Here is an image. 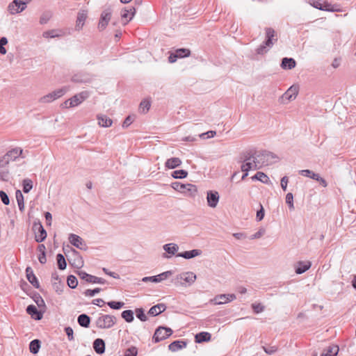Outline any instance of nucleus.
Masks as SVG:
<instances>
[{
  "label": "nucleus",
  "mask_w": 356,
  "mask_h": 356,
  "mask_svg": "<svg viewBox=\"0 0 356 356\" xmlns=\"http://www.w3.org/2000/svg\"><path fill=\"white\" fill-rule=\"evenodd\" d=\"M266 41L261 44L256 50L258 54H264L268 51V48H270L277 42V37L276 32L272 28H266Z\"/></svg>",
  "instance_id": "f257e3e1"
},
{
  "label": "nucleus",
  "mask_w": 356,
  "mask_h": 356,
  "mask_svg": "<svg viewBox=\"0 0 356 356\" xmlns=\"http://www.w3.org/2000/svg\"><path fill=\"white\" fill-rule=\"evenodd\" d=\"M196 275L191 272L187 271L181 273L175 278V284L187 286L192 285L196 280Z\"/></svg>",
  "instance_id": "f03ea898"
},
{
  "label": "nucleus",
  "mask_w": 356,
  "mask_h": 356,
  "mask_svg": "<svg viewBox=\"0 0 356 356\" xmlns=\"http://www.w3.org/2000/svg\"><path fill=\"white\" fill-rule=\"evenodd\" d=\"M88 97L89 92L88 91H83L64 102L61 106L65 108L75 107L81 104Z\"/></svg>",
  "instance_id": "7ed1b4c3"
},
{
  "label": "nucleus",
  "mask_w": 356,
  "mask_h": 356,
  "mask_svg": "<svg viewBox=\"0 0 356 356\" xmlns=\"http://www.w3.org/2000/svg\"><path fill=\"white\" fill-rule=\"evenodd\" d=\"M24 158L23 156V149L21 147H15L8 150L3 156L0 158V161L3 164L8 165L11 161H16L18 158Z\"/></svg>",
  "instance_id": "20e7f679"
},
{
  "label": "nucleus",
  "mask_w": 356,
  "mask_h": 356,
  "mask_svg": "<svg viewBox=\"0 0 356 356\" xmlns=\"http://www.w3.org/2000/svg\"><path fill=\"white\" fill-rule=\"evenodd\" d=\"M309 4L315 8L321 10L329 11V12H340V9L338 5H332L329 2L323 0H309Z\"/></svg>",
  "instance_id": "39448f33"
},
{
  "label": "nucleus",
  "mask_w": 356,
  "mask_h": 356,
  "mask_svg": "<svg viewBox=\"0 0 356 356\" xmlns=\"http://www.w3.org/2000/svg\"><path fill=\"white\" fill-rule=\"evenodd\" d=\"M117 321L115 316L108 314L100 315L96 320V326L100 329H109L112 327Z\"/></svg>",
  "instance_id": "423d86ee"
},
{
  "label": "nucleus",
  "mask_w": 356,
  "mask_h": 356,
  "mask_svg": "<svg viewBox=\"0 0 356 356\" xmlns=\"http://www.w3.org/2000/svg\"><path fill=\"white\" fill-rule=\"evenodd\" d=\"M255 159L259 165V168L268 165L273 162L276 157L270 152H262L254 154Z\"/></svg>",
  "instance_id": "0eeeda50"
},
{
  "label": "nucleus",
  "mask_w": 356,
  "mask_h": 356,
  "mask_svg": "<svg viewBox=\"0 0 356 356\" xmlns=\"http://www.w3.org/2000/svg\"><path fill=\"white\" fill-rule=\"evenodd\" d=\"M172 334V330L170 327H165L163 326L159 327L153 336V341L155 343L159 342L167 339Z\"/></svg>",
  "instance_id": "6e6552de"
},
{
  "label": "nucleus",
  "mask_w": 356,
  "mask_h": 356,
  "mask_svg": "<svg viewBox=\"0 0 356 356\" xmlns=\"http://www.w3.org/2000/svg\"><path fill=\"white\" fill-rule=\"evenodd\" d=\"M241 168L243 172H248L250 170H255L259 169V165H258L255 159L254 154L246 158L243 161Z\"/></svg>",
  "instance_id": "1a4fd4ad"
},
{
  "label": "nucleus",
  "mask_w": 356,
  "mask_h": 356,
  "mask_svg": "<svg viewBox=\"0 0 356 356\" xmlns=\"http://www.w3.org/2000/svg\"><path fill=\"white\" fill-rule=\"evenodd\" d=\"M171 186L175 191L186 194L188 192L190 195H193L197 191L195 186L190 184H184L176 181L172 183Z\"/></svg>",
  "instance_id": "9d476101"
},
{
  "label": "nucleus",
  "mask_w": 356,
  "mask_h": 356,
  "mask_svg": "<svg viewBox=\"0 0 356 356\" xmlns=\"http://www.w3.org/2000/svg\"><path fill=\"white\" fill-rule=\"evenodd\" d=\"M26 6L19 0H13L8 6V11L10 15H16L23 12Z\"/></svg>",
  "instance_id": "9b49d317"
},
{
  "label": "nucleus",
  "mask_w": 356,
  "mask_h": 356,
  "mask_svg": "<svg viewBox=\"0 0 356 356\" xmlns=\"http://www.w3.org/2000/svg\"><path fill=\"white\" fill-rule=\"evenodd\" d=\"M173 273L172 270H167L165 272H163L162 273H160L159 275H155V276H151V277H144L142 279V281L143 282H152L154 283H159L163 280H167L169 277L172 275Z\"/></svg>",
  "instance_id": "f8f14e48"
},
{
  "label": "nucleus",
  "mask_w": 356,
  "mask_h": 356,
  "mask_svg": "<svg viewBox=\"0 0 356 356\" xmlns=\"http://www.w3.org/2000/svg\"><path fill=\"white\" fill-rule=\"evenodd\" d=\"M33 231L35 234V240L38 242H42L47 238V232L42 224H33Z\"/></svg>",
  "instance_id": "ddd939ff"
},
{
  "label": "nucleus",
  "mask_w": 356,
  "mask_h": 356,
  "mask_svg": "<svg viewBox=\"0 0 356 356\" xmlns=\"http://www.w3.org/2000/svg\"><path fill=\"white\" fill-rule=\"evenodd\" d=\"M298 94V88L295 86H291L282 95V103H287L293 101Z\"/></svg>",
  "instance_id": "4468645a"
},
{
  "label": "nucleus",
  "mask_w": 356,
  "mask_h": 356,
  "mask_svg": "<svg viewBox=\"0 0 356 356\" xmlns=\"http://www.w3.org/2000/svg\"><path fill=\"white\" fill-rule=\"evenodd\" d=\"M79 276L81 279L86 280L88 283H95V284H104L106 282V280L90 274L84 271H79L78 273Z\"/></svg>",
  "instance_id": "2eb2a0df"
},
{
  "label": "nucleus",
  "mask_w": 356,
  "mask_h": 356,
  "mask_svg": "<svg viewBox=\"0 0 356 356\" xmlns=\"http://www.w3.org/2000/svg\"><path fill=\"white\" fill-rule=\"evenodd\" d=\"M88 17V11L86 10H81L77 13V17L75 24V31H80L82 30L86 20Z\"/></svg>",
  "instance_id": "dca6fc26"
},
{
  "label": "nucleus",
  "mask_w": 356,
  "mask_h": 356,
  "mask_svg": "<svg viewBox=\"0 0 356 356\" xmlns=\"http://www.w3.org/2000/svg\"><path fill=\"white\" fill-rule=\"evenodd\" d=\"M72 266L81 268L83 266V260L79 253L74 249L72 250L71 258L69 259Z\"/></svg>",
  "instance_id": "f3484780"
},
{
  "label": "nucleus",
  "mask_w": 356,
  "mask_h": 356,
  "mask_svg": "<svg viewBox=\"0 0 356 356\" xmlns=\"http://www.w3.org/2000/svg\"><path fill=\"white\" fill-rule=\"evenodd\" d=\"M165 252L162 254V257L165 259H169L173 255H175L179 250V247L175 243H168L163 246Z\"/></svg>",
  "instance_id": "a211bd4d"
},
{
  "label": "nucleus",
  "mask_w": 356,
  "mask_h": 356,
  "mask_svg": "<svg viewBox=\"0 0 356 356\" xmlns=\"http://www.w3.org/2000/svg\"><path fill=\"white\" fill-rule=\"evenodd\" d=\"M111 17V10L106 9L104 10L101 15L100 20L98 24V29L101 31L104 30L108 25Z\"/></svg>",
  "instance_id": "6ab92c4d"
},
{
  "label": "nucleus",
  "mask_w": 356,
  "mask_h": 356,
  "mask_svg": "<svg viewBox=\"0 0 356 356\" xmlns=\"http://www.w3.org/2000/svg\"><path fill=\"white\" fill-rule=\"evenodd\" d=\"M70 242L75 247L80 250H86L87 248L86 244L83 240L78 235L71 234L68 238Z\"/></svg>",
  "instance_id": "aec40b11"
},
{
  "label": "nucleus",
  "mask_w": 356,
  "mask_h": 356,
  "mask_svg": "<svg viewBox=\"0 0 356 356\" xmlns=\"http://www.w3.org/2000/svg\"><path fill=\"white\" fill-rule=\"evenodd\" d=\"M219 194L217 191H209L207 192V200L208 206L215 208L219 202Z\"/></svg>",
  "instance_id": "412c9836"
},
{
  "label": "nucleus",
  "mask_w": 356,
  "mask_h": 356,
  "mask_svg": "<svg viewBox=\"0 0 356 356\" xmlns=\"http://www.w3.org/2000/svg\"><path fill=\"white\" fill-rule=\"evenodd\" d=\"M26 312L32 318L40 320L42 318V314L44 312V310L40 309V311H39L35 305H31L26 307Z\"/></svg>",
  "instance_id": "4be33fe9"
},
{
  "label": "nucleus",
  "mask_w": 356,
  "mask_h": 356,
  "mask_svg": "<svg viewBox=\"0 0 356 356\" xmlns=\"http://www.w3.org/2000/svg\"><path fill=\"white\" fill-rule=\"evenodd\" d=\"M234 299H236V296L234 294H221L216 296L214 298L213 301L216 305H221L229 302Z\"/></svg>",
  "instance_id": "5701e85b"
},
{
  "label": "nucleus",
  "mask_w": 356,
  "mask_h": 356,
  "mask_svg": "<svg viewBox=\"0 0 356 356\" xmlns=\"http://www.w3.org/2000/svg\"><path fill=\"white\" fill-rule=\"evenodd\" d=\"M26 278L28 281L36 289L40 287V284L38 281L37 277H35L33 270L31 267H27L26 268Z\"/></svg>",
  "instance_id": "b1692460"
},
{
  "label": "nucleus",
  "mask_w": 356,
  "mask_h": 356,
  "mask_svg": "<svg viewBox=\"0 0 356 356\" xmlns=\"http://www.w3.org/2000/svg\"><path fill=\"white\" fill-rule=\"evenodd\" d=\"M202 254V250L198 249H194L189 251H185L176 254L177 257H183L186 259H192L195 257L200 256Z\"/></svg>",
  "instance_id": "393cba45"
},
{
  "label": "nucleus",
  "mask_w": 356,
  "mask_h": 356,
  "mask_svg": "<svg viewBox=\"0 0 356 356\" xmlns=\"http://www.w3.org/2000/svg\"><path fill=\"white\" fill-rule=\"evenodd\" d=\"M93 348L97 354H103L105 352L104 341L102 339H96L93 342Z\"/></svg>",
  "instance_id": "a878e982"
},
{
  "label": "nucleus",
  "mask_w": 356,
  "mask_h": 356,
  "mask_svg": "<svg viewBox=\"0 0 356 356\" xmlns=\"http://www.w3.org/2000/svg\"><path fill=\"white\" fill-rule=\"evenodd\" d=\"M312 264L310 261H299L296 266V273L297 274H302L309 270Z\"/></svg>",
  "instance_id": "bb28decb"
},
{
  "label": "nucleus",
  "mask_w": 356,
  "mask_h": 356,
  "mask_svg": "<svg viewBox=\"0 0 356 356\" xmlns=\"http://www.w3.org/2000/svg\"><path fill=\"white\" fill-rule=\"evenodd\" d=\"M181 161L179 158L173 157L168 159L165 163V167L168 169H174L181 165Z\"/></svg>",
  "instance_id": "cd10ccee"
},
{
  "label": "nucleus",
  "mask_w": 356,
  "mask_h": 356,
  "mask_svg": "<svg viewBox=\"0 0 356 356\" xmlns=\"http://www.w3.org/2000/svg\"><path fill=\"white\" fill-rule=\"evenodd\" d=\"M71 80L74 83H88L90 81V79L86 74L77 73L72 76Z\"/></svg>",
  "instance_id": "c85d7f7f"
},
{
  "label": "nucleus",
  "mask_w": 356,
  "mask_h": 356,
  "mask_svg": "<svg viewBox=\"0 0 356 356\" xmlns=\"http://www.w3.org/2000/svg\"><path fill=\"white\" fill-rule=\"evenodd\" d=\"M296 62L293 58H284L282 60L281 67L284 70H291L296 67Z\"/></svg>",
  "instance_id": "c756f323"
},
{
  "label": "nucleus",
  "mask_w": 356,
  "mask_h": 356,
  "mask_svg": "<svg viewBox=\"0 0 356 356\" xmlns=\"http://www.w3.org/2000/svg\"><path fill=\"white\" fill-rule=\"evenodd\" d=\"M166 309V306L164 304H158L152 307L149 310V314L152 316H157L161 313L163 312Z\"/></svg>",
  "instance_id": "7c9ffc66"
},
{
  "label": "nucleus",
  "mask_w": 356,
  "mask_h": 356,
  "mask_svg": "<svg viewBox=\"0 0 356 356\" xmlns=\"http://www.w3.org/2000/svg\"><path fill=\"white\" fill-rule=\"evenodd\" d=\"M187 343L183 341H175L168 346V348L172 352H176L186 346Z\"/></svg>",
  "instance_id": "2f4dec72"
},
{
  "label": "nucleus",
  "mask_w": 356,
  "mask_h": 356,
  "mask_svg": "<svg viewBox=\"0 0 356 356\" xmlns=\"http://www.w3.org/2000/svg\"><path fill=\"white\" fill-rule=\"evenodd\" d=\"M9 179L8 165L3 164L0 161V179L3 181H8Z\"/></svg>",
  "instance_id": "473e14b6"
},
{
  "label": "nucleus",
  "mask_w": 356,
  "mask_h": 356,
  "mask_svg": "<svg viewBox=\"0 0 356 356\" xmlns=\"http://www.w3.org/2000/svg\"><path fill=\"white\" fill-rule=\"evenodd\" d=\"M98 124L103 127H109L112 125V120L106 115H97Z\"/></svg>",
  "instance_id": "72a5a7b5"
},
{
  "label": "nucleus",
  "mask_w": 356,
  "mask_h": 356,
  "mask_svg": "<svg viewBox=\"0 0 356 356\" xmlns=\"http://www.w3.org/2000/svg\"><path fill=\"white\" fill-rule=\"evenodd\" d=\"M79 325L83 327H88L90 323V318L85 314H81L77 318Z\"/></svg>",
  "instance_id": "f704fd0d"
},
{
  "label": "nucleus",
  "mask_w": 356,
  "mask_h": 356,
  "mask_svg": "<svg viewBox=\"0 0 356 356\" xmlns=\"http://www.w3.org/2000/svg\"><path fill=\"white\" fill-rule=\"evenodd\" d=\"M211 335L207 332H202L195 335V341L197 343H202L210 341Z\"/></svg>",
  "instance_id": "c9c22d12"
},
{
  "label": "nucleus",
  "mask_w": 356,
  "mask_h": 356,
  "mask_svg": "<svg viewBox=\"0 0 356 356\" xmlns=\"http://www.w3.org/2000/svg\"><path fill=\"white\" fill-rule=\"evenodd\" d=\"M45 250L46 248L43 244H40L38 246V251L39 252L38 260L42 264H45L47 261Z\"/></svg>",
  "instance_id": "e433bc0d"
},
{
  "label": "nucleus",
  "mask_w": 356,
  "mask_h": 356,
  "mask_svg": "<svg viewBox=\"0 0 356 356\" xmlns=\"http://www.w3.org/2000/svg\"><path fill=\"white\" fill-rule=\"evenodd\" d=\"M40 348V341L38 339H34L31 341L29 344L30 352L33 354H37Z\"/></svg>",
  "instance_id": "4c0bfd02"
},
{
  "label": "nucleus",
  "mask_w": 356,
  "mask_h": 356,
  "mask_svg": "<svg viewBox=\"0 0 356 356\" xmlns=\"http://www.w3.org/2000/svg\"><path fill=\"white\" fill-rule=\"evenodd\" d=\"M339 353L337 346H330L325 353H323L321 356H337Z\"/></svg>",
  "instance_id": "58836bf2"
},
{
  "label": "nucleus",
  "mask_w": 356,
  "mask_h": 356,
  "mask_svg": "<svg viewBox=\"0 0 356 356\" xmlns=\"http://www.w3.org/2000/svg\"><path fill=\"white\" fill-rule=\"evenodd\" d=\"M61 36L60 33H58L57 30H49L43 32L42 37L46 39L54 38Z\"/></svg>",
  "instance_id": "ea45409f"
},
{
  "label": "nucleus",
  "mask_w": 356,
  "mask_h": 356,
  "mask_svg": "<svg viewBox=\"0 0 356 356\" xmlns=\"http://www.w3.org/2000/svg\"><path fill=\"white\" fill-rule=\"evenodd\" d=\"M58 267L60 270H65L67 266L66 261L62 254H58L56 256Z\"/></svg>",
  "instance_id": "a19ab883"
},
{
  "label": "nucleus",
  "mask_w": 356,
  "mask_h": 356,
  "mask_svg": "<svg viewBox=\"0 0 356 356\" xmlns=\"http://www.w3.org/2000/svg\"><path fill=\"white\" fill-rule=\"evenodd\" d=\"M15 196L19 209L22 211L24 208V196L19 190L16 191Z\"/></svg>",
  "instance_id": "79ce46f5"
},
{
  "label": "nucleus",
  "mask_w": 356,
  "mask_h": 356,
  "mask_svg": "<svg viewBox=\"0 0 356 356\" xmlns=\"http://www.w3.org/2000/svg\"><path fill=\"white\" fill-rule=\"evenodd\" d=\"M22 186L23 191L27 193L33 188V181L29 178L24 179L22 181Z\"/></svg>",
  "instance_id": "37998d69"
},
{
  "label": "nucleus",
  "mask_w": 356,
  "mask_h": 356,
  "mask_svg": "<svg viewBox=\"0 0 356 356\" xmlns=\"http://www.w3.org/2000/svg\"><path fill=\"white\" fill-rule=\"evenodd\" d=\"M253 179H257L260 181L267 184L270 181L268 177L261 172H258L254 177H252Z\"/></svg>",
  "instance_id": "c03bdc74"
},
{
  "label": "nucleus",
  "mask_w": 356,
  "mask_h": 356,
  "mask_svg": "<svg viewBox=\"0 0 356 356\" xmlns=\"http://www.w3.org/2000/svg\"><path fill=\"white\" fill-rule=\"evenodd\" d=\"M68 90H69L68 87L65 86L62 88L57 89L51 92H52L55 99H57L61 97L62 96H63L67 92Z\"/></svg>",
  "instance_id": "a18cd8bd"
},
{
  "label": "nucleus",
  "mask_w": 356,
  "mask_h": 356,
  "mask_svg": "<svg viewBox=\"0 0 356 356\" xmlns=\"http://www.w3.org/2000/svg\"><path fill=\"white\" fill-rule=\"evenodd\" d=\"M122 317L128 323L134 321V312L131 310H124L122 312Z\"/></svg>",
  "instance_id": "49530a36"
},
{
  "label": "nucleus",
  "mask_w": 356,
  "mask_h": 356,
  "mask_svg": "<svg viewBox=\"0 0 356 356\" xmlns=\"http://www.w3.org/2000/svg\"><path fill=\"white\" fill-rule=\"evenodd\" d=\"M188 175L187 171L184 170H178L172 172V177L175 179H183Z\"/></svg>",
  "instance_id": "de8ad7c7"
},
{
  "label": "nucleus",
  "mask_w": 356,
  "mask_h": 356,
  "mask_svg": "<svg viewBox=\"0 0 356 356\" xmlns=\"http://www.w3.org/2000/svg\"><path fill=\"white\" fill-rule=\"evenodd\" d=\"M55 99L52 92H49V94L42 96L40 98L39 102L42 104H47L54 102Z\"/></svg>",
  "instance_id": "09e8293b"
},
{
  "label": "nucleus",
  "mask_w": 356,
  "mask_h": 356,
  "mask_svg": "<svg viewBox=\"0 0 356 356\" xmlns=\"http://www.w3.org/2000/svg\"><path fill=\"white\" fill-rule=\"evenodd\" d=\"M33 300H34L35 302L36 303V305H38V307L40 309H42V310H45V308H46L45 302H44V300L42 299V298L40 295L35 296L33 298Z\"/></svg>",
  "instance_id": "8fccbe9b"
},
{
  "label": "nucleus",
  "mask_w": 356,
  "mask_h": 356,
  "mask_svg": "<svg viewBox=\"0 0 356 356\" xmlns=\"http://www.w3.org/2000/svg\"><path fill=\"white\" fill-rule=\"evenodd\" d=\"M67 283L71 289H75L78 284L77 279L74 275H69L67 277Z\"/></svg>",
  "instance_id": "3c124183"
},
{
  "label": "nucleus",
  "mask_w": 356,
  "mask_h": 356,
  "mask_svg": "<svg viewBox=\"0 0 356 356\" xmlns=\"http://www.w3.org/2000/svg\"><path fill=\"white\" fill-rule=\"evenodd\" d=\"M266 229L264 227H261L259 230L254 234L250 236V239H257L261 238L266 234Z\"/></svg>",
  "instance_id": "603ef678"
},
{
  "label": "nucleus",
  "mask_w": 356,
  "mask_h": 356,
  "mask_svg": "<svg viewBox=\"0 0 356 356\" xmlns=\"http://www.w3.org/2000/svg\"><path fill=\"white\" fill-rule=\"evenodd\" d=\"M150 106L151 104L149 101L143 100L140 104L139 110L141 113H145L149 111Z\"/></svg>",
  "instance_id": "864d4df0"
},
{
  "label": "nucleus",
  "mask_w": 356,
  "mask_h": 356,
  "mask_svg": "<svg viewBox=\"0 0 356 356\" xmlns=\"http://www.w3.org/2000/svg\"><path fill=\"white\" fill-rule=\"evenodd\" d=\"M138 349L136 346H131L126 349L124 353V356H137Z\"/></svg>",
  "instance_id": "5fc2aeb1"
},
{
  "label": "nucleus",
  "mask_w": 356,
  "mask_h": 356,
  "mask_svg": "<svg viewBox=\"0 0 356 356\" xmlns=\"http://www.w3.org/2000/svg\"><path fill=\"white\" fill-rule=\"evenodd\" d=\"M107 305L113 309H120L122 308L124 303L123 302H115V301H111L107 302Z\"/></svg>",
  "instance_id": "6e6d98bb"
},
{
  "label": "nucleus",
  "mask_w": 356,
  "mask_h": 356,
  "mask_svg": "<svg viewBox=\"0 0 356 356\" xmlns=\"http://www.w3.org/2000/svg\"><path fill=\"white\" fill-rule=\"evenodd\" d=\"M178 58H184L190 55V50L187 49H179L176 51Z\"/></svg>",
  "instance_id": "4d7b16f0"
},
{
  "label": "nucleus",
  "mask_w": 356,
  "mask_h": 356,
  "mask_svg": "<svg viewBox=\"0 0 356 356\" xmlns=\"http://www.w3.org/2000/svg\"><path fill=\"white\" fill-rule=\"evenodd\" d=\"M136 314L137 318H138L142 321H147V318L146 314L144 313V310L143 309H137L136 310Z\"/></svg>",
  "instance_id": "13d9d810"
},
{
  "label": "nucleus",
  "mask_w": 356,
  "mask_h": 356,
  "mask_svg": "<svg viewBox=\"0 0 356 356\" xmlns=\"http://www.w3.org/2000/svg\"><path fill=\"white\" fill-rule=\"evenodd\" d=\"M286 202L289 204L291 209H293V196L291 193H289L286 195Z\"/></svg>",
  "instance_id": "bf43d9fd"
},
{
  "label": "nucleus",
  "mask_w": 356,
  "mask_h": 356,
  "mask_svg": "<svg viewBox=\"0 0 356 356\" xmlns=\"http://www.w3.org/2000/svg\"><path fill=\"white\" fill-rule=\"evenodd\" d=\"M101 291V289L100 288H95V289H87L85 292H84V294L86 296H90V297H92L94 296L95 294L99 293Z\"/></svg>",
  "instance_id": "052dcab7"
},
{
  "label": "nucleus",
  "mask_w": 356,
  "mask_h": 356,
  "mask_svg": "<svg viewBox=\"0 0 356 356\" xmlns=\"http://www.w3.org/2000/svg\"><path fill=\"white\" fill-rule=\"evenodd\" d=\"M216 134V132L215 131H209L207 132L203 133L200 135V137L206 139V138H211L214 137Z\"/></svg>",
  "instance_id": "680f3d73"
},
{
  "label": "nucleus",
  "mask_w": 356,
  "mask_h": 356,
  "mask_svg": "<svg viewBox=\"0 0 356 356\" xmlns=\"http://www.w3.org/2000/svg\"><path fill=\"white\" fill-rule=\"evenodd\" d=\"M252 307L254 312L257 314L262 312L264 310V307L260 303H253Z\"/></svg>",
  "instance_id": "e2e57ef3"
},
{
  "label": "nucleus",
  "mask_w": 356,
  "mask_h": 356,
  "mask_svg": "<svg viewBox=\"0 0 356 356\" xmlns=\"http://www.w3.org/2000/svg\"><path fill=\"white\" fill-rule=\"evenodd\" d=\"M0 197L1 201L5 205H8L10 203V200L8 195L3 191H0Z\"/></svg>",
  "instance_id": "0e129e2a"
},
{
  "label": "nucleus",
  "mask_w": 356,
  "mask_h": 356,
  "mask_svg": "<svg viewBox=\"0 0 356 356\" xmlns=\"http://www.w3.org/2000/svg\"><path fill=\"white\" fill-rule=\"evenodd\" d=\"M262 348L264 350V352L268 355H272L277 352V348L276 346H270L268 348L263 346Z\"/></svg>",
  "instance_id": "69168bd1"
},
{
  "label": "nucleus",
  "mask_w": 356,
  "mask_h": 356,
  "mask_svg": "<svg viewBox=\"0 0 356 356\" xmlns=\"http://www.w3.org/2000/svg\"><path fill=\"white\" fill-rule=\"evenodd\" d=\"M65 331L67 336L68 340L73 341L74 340V336H73L74 332H73L72 328L70 327H67L65 328Z\"/></svg>",
  "instance_id": "338daca9"
},
{
  "label": "nucleus",
  "mask_w": 356,
  "mask_h": 356,
  "mask_svg": "<svg viewBox=\"0 0 356 356\" xmlns=\"http://www.w3.org/2000/svg\"><path fill=\"white\" fill-rule=\"evenodd\" d=\"M313 171L310 170H302L299 171V174L307 177L312 178Z\"/></svg>",
  "instance_id": "774afa93"
}]
</instances>
